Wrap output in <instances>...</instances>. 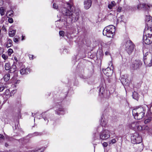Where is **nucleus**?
<instances>
[{
	"mask_svg": "<svg viewBox=\"0 0 152 152\" xmlns=\"http://www.w3.org/2000/svg\"><path fill=\"white\" fill-rule=\"evenodd\" d=\"M10 12V13L9 15V16L10 17H12L13 16V12L12 10H10L7 13Z\"/></svg>",
	"mask_w": 152,
	"mask_h": 152,
	"instance_id": "35",
	"label": "nucleus"
},
{
	"mask_svg": "<svg viewBox=\"0 0 152 152\" xmlns=\"http://www.w3.org/2000/svg\"><path fill=\"white\" fill-rule=\"evenodd\" d=\"M145 105L146 108V107H148L149 111L152 113V103L148 105Z\"/></svg>",
	"mask_w": 152,
	"mask_h": 152,
	"instance_id": "30",
	"label": "nucleus"
},
{
	"mask_svg": "<svg viewBox=\"0 0 152 152\" xmlns=\"http://www.w3.org/2000/svg\"><path fill=\"white\" fill-rule=\"evenodd\" d=\"M42 116L46 122V124H47L48 122V120L47 119V117L48 116V115L45 114V113L42 114Z\"/></svg>",
	"mask_w": 152,
	"mask_h": 152,
	"instance_id": "23",
	"label": "nucleus"
},
{
	"mask_svg": "<svg viewBox=\"0 0 152 152\" xmlns=\"http://www.w3.org/2000/svg\"><path fill=\"white\" fill-rule=\"evenodd\" d=\"M92 3V0H84V8L86 10L89 9L91 6Z\"/></svg>",
	"mask_w": 152,
	"mask_h": 152,
	"instance_id": "14",
	"label": "nucleus"
},
{
	"mask_svg": "<svg viewBox=\"0 0 152 152\" xmlns=\"http://www.w3.org/2000/svg\"><path fill=\"white\" fill-rule=\"evenodd\" d=\"M131 140L133 144L140 143L142 140L141 137L137 133H135L131 137Z\"/></svg>",
	"mask_w": 152,
	"mask_h": 152,
	"instance_id": "5",
	"label": "nucleus"
},
{
	"mask_svg": "<svg viewBox=\"0 0 152 152\" xmlns=\"http://www.w3.org/2000/svg\"><path fill=\"white\" fill-rule=\"evenodd\" d=\"M34 56L33 55H29V58L30 59L32 60L33 59V57Z\"/></svg>",
	"mask_w": 152,
	"mask_h": 152,
	"instance_id": "49",
	"label": "nucleus"
},
{
	"mask_svg": "<svg viewBox=\"0 0 152 152\" xmlns=\"http://www.w3.org/2000/svg\"><path fill=\"white\" fill-rule=\"evenodd\" d=\"M15 33L16 30H13L9 31V34L10 37H13L15 35Z\"/></svg>",
	"mask_w": 152,
	"mask_h": 152,
	"instance_id": "27",
	"label": "nucleus"
},
{
	"mask_svg": "<svg viewBox=\"0 0 152 152\" xmlns=\"http://www.w3.org/2000/svg\"><path fill=\"white\" fill-rule=\"evenodd\" d=\"M102 145L104 147H107L108 145L107 143L106 142H104L102 143Z\"/></svg>",
	"mask_w": 152,
	"mask_h": 152,
	"instance_id": "43",
	"label": "nucleus"
},
{
	"mask_svg": "<svg viewBox=\"0 0 152 152\" xmlns=\"http://www.w3.org/2000/svg\"><path fill=\"white\" fill-rule=\"evenodd\" d=\"M56 113L58 115H64V110L63 108L60 107L56 110Z\"/></svg>",
	"mask_w": 152,
	"mask_h": 152,
	"instance_id": "18",
	"label": "nucleus"
},
{
	"mask_svg": "<svg viewBox=\"0 0 152 152\" xmlns=\"http://www.w3.org/2000/svg\"><path fill=\"white\" fill-rule=\"evenodd\" d=\"M115 4L116 3L115 1H112L109 4L108 7L110 9H112L113 7L115 6Z\"/></svg>",
	"mask_w": 152,
	"mask_h": 152,
	"instance_id": "24",
	"label": "nucleus"
},
{
	"mask_svg": "<svg viewBox=\"0 0 152 152\" xmlns=\"http://www.w3.org/2000/svg\"><path fill=\"white\" fill-rule=\"evenodd\" d=\"M64 32L63 31H60L59 32V34L60 36H63Z\"/></svg>",
	"mask_w": 152,
	"mask_h": 152,
	"instance_id": "39",
	"label": "nucleus"
},
{
	"mask_svg": "<svg viewBox=\"0 0 152 152\" xmlns=\"http://www.w3.org/2000/svg\"><path fill=\"white\" fill-rule=\"evenodd\" d=\"M146 26H150L152 25V18L149 15H146L145 18Z\"/></svg>",
	"mask_w": 152,
	"mask_h": 152,
	"instance_id": "15",
	"label": "nucleus"
},
{
	"mask_svg": "<svg viewBox=\"0 0 152 152\" xmlns=\"http://www.w3.org/2000/svg\"><path fill=\"white\" fill-rule=\"evenodd\" d=\"M44 149L41 148L38 149H36L35 150H29L28 152H43Z\"/></svg>",
	"mask_w": 152,
	"mask_h": 152,
	"instance_id": "25",
	"label": "nucleus"
},
{
	"mask_svg": "<svg viewBox=\"0 0 152 152\" xmlns=\"http://www.w3.org/2000/svg\"><path fill=\"white\" fill-rule=\"evenodd\" d=\"M16 66L14 63L12 65L11 67H10V69L9 71V72L12 73L14 72L16 70Z\"/></svg>",
	"mask_w": 152,
	"mask_h": 152,
	"instance_id": "20",
	"label": "nucleus"
},
{
	"mask_svg": "<svg viewBox=\"0 0 152 152\" xmlns=\"http://www.w3.org/2000/svg\"><path fill=\"white\" fill-rule=\"evenodd\" d=\"M99 95L102 97H104V94L105 92V89L104 87L103 86L102 84L100 85L99 88Z\"/></svg>",
	"mask_w": 152,
	"mask_h": 152,
	"instance_id": "16",
	"label": "nucleus"
},
{
	"mask_svg": "<svg viewBox=\"0 0 152 152\" xmlns=\"http://www.w3.org/2000/svg\"><path fill=\"white\" fill-rule=\"evenodd\" d=\"M1 30L0 29V35H1Z\"/></svg>",
	"mask_w": 152,
	"mask_h": 152,
	"instance_id": "61",
	"label": "nucleus"
},
{
	"mask_svg": "<svg viewBox=\"0 0 152 152\" xmlns=\"http://www.w3.org/2000/svg\"><path fill=\"white\" fill-rule=\"evenodd\" d=\"M7 93L8 94L10 93V91L9 90H7L6 91V92L5 93L6 94H7Z\"/></svg>",
	"mask_w": 152,
	"mask_h": 152,
	"instance_id": "51",
	"label": "nucleus"
},
{
	"mask_svg": "<svg viewBox=\"0 0 152 152\" xmlns=\"http://www.w3.org/2000/svg\"><path fill=\"white\" fill-rule=\"evenodd\" d=\"M152 7V4L142 3L138 5L137 8L138 9H142L144 10H148L150 7Z\"/></svg>",
	"mask_w": 152,
	"mask_h": 152,
	"instance_id": "10",
	"label": "nucleus"
},
{
	"mask_svg": "<svg viewBox=\"0 0 152 152\" xmlns=\"http://www.w3.org/2000/svg\"><path fill=\"white\" fill-rule=\"evenodd\" d=\"M35 114H34L33 113H32V116L33 117H34V115Z\"/></svg>",
	"mask_w": 152,
	"mask_h": 152,
	"instance_id": "57",
	"label": "nucleus"
},
{
	"mask_svg": "<svg viewBox=\"0 0 152 152\" xmlns=\"http://www.w3.org/2000/svg\"><path fill=\"white\" fill-rule=\"evenodd\" d=\"M122 9V8L121 7H119L117 9V11L118 12H120L121 11Z\"/></svg>",
	"mask_w": 152,
	"mask_h": 152,
	"instance_id": "47",
	"label": "nucleus"
},
{
	"mask_svg": "<svg viewBox=\"0 0 152 152\" xmlns=\"http://www.w3.org/2000/svg\"><path fill=\"white\" fill-rule=\"evenodd\" d=\"M2 48L1 47H0V50H2ZM2 53L1 52H0V54H1Z\"/></svg>",
	"mask_w": 152,
	"mask_h": 152,
	"instance_id": "59",
	"label": "nucleus"
},
{
	"mask_svg": "<svg viewBox=\"0 0 152 152\" xmlns=\"http://www.w3.org/2000/svg\"><path fill=\"white\" fill-rule=\"evenodd\" d=\"M80 77L82 78H85V76H82V77L80 76Z\"/></svg>",
	"mask_w": 152,
	"mask_h": 152,
	"instance_id": "55",
	"label": "nucleus"
},
{
	"mask_svg": "<svg viewBox=\"0 0 152 152\" xmlns=\"http://www.w3.org/2000/svg\"><path fill=\"white\" fill-rule=\"evenodd\" d=\"M94 144V148H95V144ZM96 144H95V145H96Z\"/></svg>",
	"mask_w": 152,
	"mask_h": 152,
	"instance_id": "60",
	"label": "nucleus"
},
{
	"mask_svg": "<svg viewBox=\"0 0 152 152\" xmlns=\"http://www.w3.org/2000/svg\"><path fill=\"white\" fill-rule=\"evenodd\" d=\"M8 21L10 23H12L13 22V20L12 18H9L8 19Z\"/></svg>",
	"mask_w": 152,
	"mask_h": 152,
	"instance_id": "38",
	"label": "nucleus"
},
{
	"mask_svg": "<svg viewBox=\"0 0 152 152\" xmlns=\"http://www.w3.org/2000/svg\"><path fill=\"white\" fill-rule=\"evenodd\" d=\"M2 29L3 30L5 31H6V29L5 27V26H3L2 27Z\"/></svg>",
	"mask_w": 152,
	"mask_h": 152,
	"instance_id": "50",
	"label": "nucleus"
},
{
	"mask_svg": "<svg viewBox=\"0 0 152 152\" xmlns=\"http://www.w3.org/2000/svg\"><path fill=\"white\" fill-rule=\"evenodd\" d=\"M142 64V62L140 60H136L133 62L132 66L134 69H137L140 67Z\"/></svg>",
	"mask_w": 152,
	"mask_h": 152,
	"instance_id": "9",
	"label": "nucleus"
},
{
	"mask_svg": "<svg viewBox=\"0 0 152 152\" xmlns=\"http://www.w3.org/2000/svg\"><path fill=\"white\" fill-rule=\"evenodd\" d=\"M5 10L3 7L0 8V14L1 16H3L4 15Z\"/></svg>",
	"mask_w": 152,
	"mask_h": 152,
	"instance_id": "31",
	"label": "nucleus"
},
{
	"mask_svg": "<svg viewBox=\"0 0 152 152\" xmlns=\"http://www.w3.org/2000/svg\"><path fill=\"white\" fill-rule=\"evenodd\" d=\"M10 67V65L9 63H7L5 64L4 67L6 70L9 71Z\"/></svg>",
	"mask_w": 152,
	"mask_h": 152,
	"instance_id": "29",
	"label": "nucleus"
},
{
	"mask_svg": "<svg viewBox=\"0 0 152 152\" xmlns=\"http://www.w3.org/2000/svg\"><path fill=\"white\" fill-rule=\"evenodd\" d=\"M143 60H145L147 58L148 56L149 55V53H150L149 52H146L145 53L144 51H143Z\"/></svg>",
	"mask_w": 152,
	"mask_h": 152,
	"instance_id": "32",
	"label": "nucleus"
},
{
	"mask_svg": "<svg viewBox=\"0 0 152 152\" xmlns=\"http://www.w3.org/2000/svg\"><path fill=\"white\" fill-rule=\"evenodd\" d=\"M61 21V20H59V21Z\"/></svg>",
	"mask_w": 152,
	"mask_h": 152,
	"instance_id": "62",
	"label": "nucleus"
},
{
	"mask_svg": "<svg viewBox=\"0 0 152 152\" xmlns=\"http://www.w3.org/2000/svg\"><path fill=\"white\" fill-rule=\"evenodd\" d=\"M151 26H146L144 31V34L145 35L152 37V28L151 26Z\"/></svg>",
	"mask_w": 152,
	"mask_h": 152,
	"instance_id": "8",
	"label": "nucleus"
},
{
	"mask_svg": "<svg viewBox=\"0 0 152 152\" xmlns=\"http://www.w3.org/2000/svg\"><path fill=\"white\" fill-rule=\"evenodd\" d=\"M143 42L146 44H150L152 43V37L144 35L143 38Z\"/></svg>",
	"mask_w": 152,
	"mask_h": 152,
	"instance_id": "11",
	"label": "nucleus"
},
{
	"mask_svg": "<svg viewBox=\"0 0 152 152\" xmlns=\"http://www.w3.org/2000/svg\"><path fill=\"white\" fill-rule=\"evenodd\" d=\"M136 127L138 130H140L142 129V127L141 126H139L138 125V124L137 123Z\"/></svg>",
	"mask_w": 152,
	"mask_h": 152,
	"instance_id": "34",
	"label": "nucleus"
},
{
	"mask_svg": "<svg viewBox=\"0 0 152 152\" xmlns=\"http://www.w3.org/2000/svg\"><path fill=\"white\" fill-rule=\"evenodd\" d=\"M24 39V37L22 36V40H23Z\"/></svg>",
	"mask_w": 152,
	"mask_h": 152,
	"instance_id": "58",
	"label": "nucleus"
},
{
	"mask_svg": "<svg viewBox=\"0 0 152 152\" xmlns=\"http://www.w3.org/2000/svg\"><path fill=\"white\" fill-rule=\"evenodd\" d=\"M64 6L65 7L62 8L61 10L62 14L66 16L67 18L71 19L72 21H77L79 18L80 11L79 10H75L74 13V7L71 2H66Z\"/></svg>",
	"mask_w": 152,
	"mask_h": 152,
	"instance_id": "1",
	"label": "nucleus"
},
{
	"mask_svg": "<svg viewBox=\"0 0 152 152\" xmlns=\"http://www.w3.org/2000/svg\"><path fill=\"white\" fill-rule=\"evenodd\" d=\"M14 59H15V60L16 62H17V61H18V60H17V58L16 57H15L14 58Z\"/></svg>",
	"mask_w": 152,
	"mask_h": 152,
	"instance_id": "52",
	"label": "nucleus"
},
{
	"mask_svg": "<svg viewBox=\"0 0 152 152\" xmlns=\"http://www.w3.org/2000/svg\"><path fill=\"white\" fill-rule=\"evenodd\" d=\"M12 41L11 39H9L7 40V44L6 45V47L8 48L12 46Z\"/></svg>",
	"mask_w": 152,
	"mask_h": 152,
	"instance_id": "26",
	"label": "nucleus"
},
{
	"mask_svg": "<svg viewBox=\"0 0 152 152\" xmlns=\"http://www.w3.org/2000/svg\"><path fill=\"white\" fill-rule=\"evenodd\" d=\"M151 121V119L150 118H148L146 119L144 121V123L145 124H147V123L150 122Z\"/></svg>",
	"mask_w": 152,
	"mask_h": 152,
	"instance_id": "42",
	"label": "nucleus"
},
{
	"mask_svg": "<svg viewBox=\"0 0 152 152\" xmlns=\"http://www.w3.org/2000/svg\"><path fill=\"white\" fill-rule=\"evenodd\" d=\"M122 77H121V82L123 83L124 81L126 82V79L123 78Z\"/></svg>",
	"mask_w": 152,
	"mask_h": 152,
	"instance_id": "46",
	"label": "nucleus"
},
{
	"mask_svg": "<svg viewBox=\"0 0 152 152\" xmlns=\"http://www.w3.org/2000/svg\"><path fill=\"white\" fill-rule=\"evenodd\" d=\"M146 108L145 105L140 106L134 109L132 111L133 115L136 119L140 120L142 118L145 116Z\"/></svg>",
	"mask_w": 152,
	"mask_h": 152,
	"instance_id": "3",
	"label": "nucleus"
},
{
	"mask_svg": "<svg viewBox=\"0 0 152 152\" xmlns=\"http://www.w3.org/2000/svg\"><path fill=\"white\" fill-rule=\"evenodd\" d=\"M141 84V83H139V85L137 87L138 88H139V87L140 86Z\"/></svg>",
	"mask_w": 152,
	"mask_h": 152,
	"instance_id": "54",
	"label": "nucleus"
},
{
	"mask_svg": "<svg viewBox=\"0 0 152 152\" xmlns=\"http://www.w3.org/2000/svg\"><path fill=\"white\" fill-rule=\"evenodd\" d=\"M137 124V123L133 122L128 125V127L131 129H134L136 127Z\"/></svg>",
	"mask_w": 152,
	"mask_h": 152,
	"instance_id": "22",
	"label": "nucleus"
},
{
	"mask_svg": "<svg viewBox=\"0 0 152 152\" xmlns=\"http://www.w3.org/2000/svg\"><path fill=\"white\" fill-rule=\"evenodd\" d=\"M0 139H4V137L3 134H0Z\"/></svg>",
	"mask_w": 152,
	"mask_h": 152,
	"instance_id": "48",
	"label": "nucleus"
},
{
	"mask_svg": "<svg viewBox=\"0 0 152 152\" xmlns=\"http://www.w3.org/2000/svg\"><path fill=\"white\" fill-rule=\"evenodd\" d=\"M96 130L93 134V139L94 140H105L108 139L110 137V132L107 130H103L99 134Z\"/></svg>",
	"mask_w": 152,
	"mask_h": 152,
	"instance_id": "2",
	"label": "nucleus"
},
{
	"mask_svg": "<svg viewBox=\"0 0 152 152\" xmlns=\"http://www.w3.org/2000/svg\"><path fill=\"white\" fill-rule=\"evenodd\" d=\"M14 41L16 43H18L19 41V38L15 37L13 39Z\"/></svg>",
	"mask_w": 152,
	"mask_h": 152,
	"instance_id": "37",
	"label": "nucleus"
},
{
	"mask_svg": "<svg viewBox=\"0 0 152 152\" xmlns=\"http://www.w3.org/2000/svg\"><path fill=\"white\" fill-rule=\"evenodd\" d=\"M134 45L130 40L127 41L125 45V50L129 54L131 53L134 50Z\"/></svg>",
	"mask_w": 152,
	"mask_h": 152,
	"instance_id": "6",
	"label": "nucleus"
},
{
	"mask_svg": "<svg viewBox=\"0 0 152 152\" xmlns=\"http://www.w3.org/2000/svg\"><path fill=\"white\" fill-rule=\"evenodd\" d=\"M30 70L29 68H26L22 66L20 71V73L22 75L27 74L30 72Z\"/></svg>",
	"mask_w": 152,
	"mask_h": 152,
	"instance_id": "13",
	"label": "nucleus"
},
{
	"mask_svg": "<svg viewBox=\"0 0 152 152\" xmlns=\"http://www.w3.org/2000/svg\"><path fill=\"white\" fill-rule=\"evenodd\" d=\"M2 57L4 59V60H6L8 58V57L7 56L5 55L4 54H3L2 55Z\"/></svg>",
	"mask_w": 152,
	"mask_h": 152,
	"instance_id": "36",
	"label": "nucleus"
},
{
	"mask_svg": "<svg viewBox=\"0 0 152 152\" xmlns=\"http://www.w3.org/2000/svg\"><path fill=\"white\" fill-rule=\"evenodd\" d=\"M53 8L55 9H57L58 8V6L55 3H54L53 4Z\"/></svg>",
	"mask_w": 152,
	"mask_h": 152,
	"instance_id": "41",
	"label": "nucleus"
},
{
	"mask_svg": "<svg viewBox=\"0 0 152 152\" xmlns=\"http://www.w3.org/2000/svg\"><path fill=\"white\" fill-rule=\"evenodd\" d=\"M110 64H111V66H112V63L111 61H110V63L109 64V65H110Z\"/></svg>",
	"mask_w": 152,
	"mask_h": 152,
	"instance_id": "56",
	"label": "nucleus"
},
{
	"mask_svg": "<svg viewBox=\"0 0 152 152\" xmlns=\"http://www.w3.org/2000/svg\"><path fill=\"white\" fill-rule=\"evenodd\" d=\"M144 64L147 66H151L152 65V56L151 53H149L147 58L143 60Z\"/></svg>",
	"mask_w": 152,
	"mask_h": 152,
	"instance_id": "7",
	"label": "nucleus"
},
{
	"mask_svg": "<svg viewBox=\"0 0 152 152\" xmlns=\"http://www.w3.org/2000/svg\"><path fill=\"white\" fill-rule=\"evenodd\" d=\"M109 53V52H106L105 53V54L106 55H107V54H108Z\"/></svg>",
	"mask_w": 152,
	"mask_h": 152,
	"instance_id": "53",
	"label": "nucleus"
},
{
	"mask_svg": "<svg viewBox=\"0 0 152 152\" xmlns=\"http://www.w3.org/2000/svg\"><path fill=\"white\" fill-rule=\"evenodd\" d=\"M116 142V140L115 139H113L112 140L110 141V143H112V144H114Z\"/></svg>",
	"mask_w": 152,
	"mask_h": 152,
	"instance_id": "44",
	"label": "nucleus"
},
{
	"mask_svg": "<svg viewBox=\"0 0 152 152\" xmlns=\"http://www.w3.org/2000/svg\"><path fill=\"white\" fill-rule=\"evenodd\" d=\"M132 96L133 99L138 100L139 98V94L137 92L134 91L133 93Z\"/></svg>",
	"mask_w": 152,
	"mask_h": 152,
	"instance_id": "21",
	"label": "nucleus"
},
{
	"mask_svg": "<svg viewBox=\"0 0 152 152\" xmlns=\"http://www.w3.org/2000/svg\"><path fill=\"white\" fill-rule=\"evenodd\" d=\"M41 133H38L37 132H35L32 134L33 136H37L40 135Z\"/></svg>",
	"mask_w": 152,
	"mask_h": 152,
	"instance_id": "40",
	"label": "nucleus"
},
{
	"mask_svg": "<svg viewBox=\"0 0 152 152\" xmlns=\"http://www.w3.org/2000/svg\"><path fill=\"white\" fill-rule=\"evenodd\" d=\"M4 89V87L3 86H0V92L2 91Z\"/></svg>",
	"mask_w": 152,
	"mask_h": 152,
	"instance_id": "45",
	"label": "nucleus"
},
{
	"mask_svg": "<svg viewBox=\"0 0 152 152\" xmlns=\"http://www.w3.org/2000/svg\"><path fill=\"white\" fill-rule=\"evenodd\" d=\"M63 20H64V19H62V21H63Z\"/></svg>",
	"mask_w": 152,
	"mask_h": 152,
	"instance_id": "63",
	"label": "nucleus"
},
{
	"mask_svg": "<svg viewBox=\"0 0 152 152\" xmlns=\"http://www.w3.org/2000/svg\"><path fill=\"white\" fill-rule=\"evenodd\" d=\"M13 138L12 137H10L8 136L6 137V140H7V142H5L4 143V145L6 147H8L9 145V142L12 140H13Z\"/></svg>",
	"mask_w": 152,
	"mask_h": 152,
	"instance_id": "19",
	"label": "nucleus"
},
{
	"mask_svg": "<svg viewBox=\"0 0 152 152\" xmlns=\"http://www.w3.org/2000/svg\"><path fill=\"white\" fill-rule=\"evenodd\" d=\"M107 120L105 118H103L102 117L100 123V124L102 126H100L98 127L96 129V131L98 132L103 129L102 126H104L107 124Z\"/></svg>",
	"mask_w": 152,
	"mask_h": 152,
	"instance_id": "12",
	"label": "nucleus"
},
{
	"mask_svg": "<svg viewBox=\"0 0 152 152\" xmlns=\"http://www.w3.org/2000/svg\"><path fill=\"white\" fill-rule=\"evenodd\" d=\"M13 52V50L11 48L9 49L7 51L8 55L9 56H10Z\"/></svg>",
	"mask_w": 152,
	"mask_h": 152,
	"instance_id": "33",
	"label": "nucleus"
},
{
	"mask_svg": "<svg viewBox=\"0 0 152 152\" xmlns=\"http://www.w3.org/2000/svg\"><path fill=\"white\" fill-rule=\"evenodd\" d=\"M34 121L35 120V118H34Z\"/></svg>",
	"mask_w": 152,
	"mask_h": 152,
	"instance_id": "64",
	"label": "nucleus"
},
{
	"mask_svg": "<svg viewBox=\"0 0 152 152\" xmlns=\"http://www.w3.org/2000/svg\"><path fill=\"white\" fill-rule=\"evenodd\" d=\"M10 75L9 73L6 74L4 77V80L5 81H7L10 79Z\"/></svg>",
	"mask_w": 152,
	"mask_h": 152,
	"instance_id": "28",
	"label": "nucleus"
},
{
	"mask_svg": "<svg viewBox=\"0 0 152 152\" xmlns=\"http://www.w3.org/2000/svg\"><path fill=\"white\" fill-rule=\"evenodd\" d=\"M115 28L114 26L112 25L107 26L103 30V35L106 36L108 37H112L115 31Z\"/></svg>",
	"mask_w": 152,
	"mask_h": 152,
	"instance_id": "4",
	"label": "nucleus"
},
{
	"mask_svg": "<svg viewBox=\"0 0 152 152\" xmlns=\"http://www.w3.org/2000/svg\"><path fill=\"white\" fill-rule=\"evenodd\" d=\"M113 72V71L111 70L110 68H109L108 67L104 69V71H103L104 73L107 76H110Z\"/></svg>",
	"mask_w": 152,
	"mask_h": 152,
	"instance_id": "17",
	"label": "nucleus"
}]
</instances>
